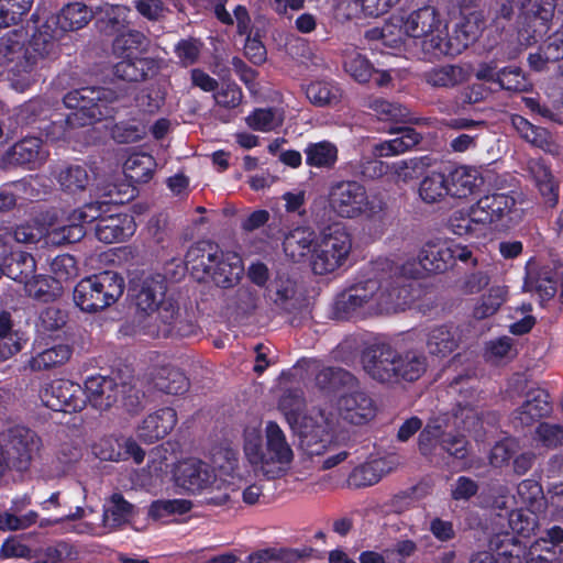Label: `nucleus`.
<instances>
[{"instance_id": "nucleus-1", "label": "nucleus", "mask_w": 563, "mask_h": 563, "mask_svg": "<svg viewBox=\"0 0 563 563\" xmlns=\"http://www.w3.org/2000/svg\"><path fill=\"white\" fill-rule=\"evenodd\" d=\"M47 228L37 223L12 227L0 223V274L24 285L30 297L51 301L63 291V286L48 276L35 275V261L31 254L20 250L21 244H34L46 238Z\"/></svg>"}, {"instance_id": "nucleus-2", "label": "nucleus", "mask_w": 563, "mask_h": 563, "mask_svg": "<svg viewBox=\"0 0 563 563\" xmlns=\"http://www.w3.org/2000/svg\"><path fill=\"white\" fill-rule=\"evenodd\" d=\"M93 221H97V239L108 244L124 241L136 229L134 220L122 213L118 203L96 201L75 210L71 214L70 224L63 227L49 225L46 232L47 243L59 245L76 242L85 234L82 224Z\"/></svg>"}, {"instance_id": "nucleus-3", "label": "nucleus", "mask_w": 563, "mask_h": 563, "mask_svg": "<svg viewBox=\"0 0 563 563\" xmlns=\"http://www.w3.org/2000/svg\"><path fill=\"white\" fill-rule=\"evenodd\" d=\"M143 280V335L152 339L190 338L200 332L197 321L183 317L178 301L167 295V285L162 276Z\"/></svg>"}, {"instance_id": "nucleus-4", "label": "nucleus", "mask_w": 563, "mask_h": 563, "mask_svg": "<svg viewBox=\"0 0 563 563\" xmlns=\"http://www.w3.org/2000/svg\"><path fill=\"white\" fill-rule=\"evenodd\" d=\"M185 262L199 280L209 278L222 289L236 286L244 274L242 257L210 240L194 243L186 252Z\"/></svg>"}, {"instance_id": "nucleus-5", "label": "nucleus", "mask_w": 563, "mask_h": 563, "mask_svg": "<svg viewBox=\"0 0 563 563\" xmlns=\"http://www.w3.org/2000/svg\"><path fill=\"white\" fill-rule=\"evenodd\" d=\"M95 511L89 505L77 506L57 522L62 525L65 533L100 537L126 525L132 517L133 506L120 494H113L103 505L100 521L89 520Z\"/></svg>"}, {"instance_id": "nucleus-6", "label": "nucleus", "mask_w": 563, "mask_h": 563, "mask_svg": "<svg viewBox=\"0 0 563 563\" xmlns=\"http://www.w3.org/2000/svg\"><path fill=\"white\" fill-rule=\"evenodd\" d=\"M45 57L33 49L32 40L25 46L22 31L8 32L0 38V67L15 91L24 92L36 81L35 69Z\"/></svg>"}, {"instance_id": "nucleus-7", "label": "nucleus", "mask_w": 563, "mask_h": 563, "mask_svg": "<svg viewBox=\"0 0 563 563\" xmlns=\"http://www.w3.org/2000/svg\"><path fill=\"white\" fill-rule=\"evenodd\" d=\"M63 101L74 110L65 120L66 126L77 128L113 117L118 96L109 88L82 87L66 93Z\"/></svg>"}, {"instance_id": "nucleus-8", "label": "nucleus", "mask_w": 563, "mask_h": 563, "mask_svg": "<svg viewBox=\"0 0 563 563\" xmlns=\"http://www.w3.org/2000/svg\"><path fill=\"white\" fill-rule=\"evenodd\" d=\"M92 18V11L80 2L65 5L59 14L48 16L36 26L32 47L40 56L55 54L57 42L65 33L84 27Z\"/></svg>"}, {"instance_id": "nucleus-9", "label": "nucleus", "mask_w": 563, "mask_h": 563, "mask_svg": "<svg viewBox=\"0 0 563 563\" xmlns=\"http://www.w3.org/2000/svg\"><path fill=\"white\" fill-rule=\"evenodd\" d=\"M385 266L389 267L388 261L369 263L357 280L336 296L334 310L338 317L346 319L363 308L376 312V295L380 287L378 272L384 271Z\"/></svg>"}, {"instance_id": "nucleus-10", "label": "nucleus", "mask_w": 563, "mask_h": 563, "mask_svg": "<svg viewBox=\"0 0 563 563\" xmlns=\"http://www.w3.org/2000/svg\"><path fill=\"white\" fill-rule=\"evenodd\" d=\"M123 279L117 273L102 272L81 279L74 289V302L84 312L96 313L118 301Z\"/></svg>"}, {"instance_id": "nucleus-11", "label": "nucleus", "mask_w": 563, "mask_h": 563, "mask_svg": "<svg viewBox=\"0 0 563 563\" xmlns=\"http://www.w3.org/2000/svg\"><path fill=\"white\" fill-rule=\"evenodd\" d=\"M351 250L352 236L345 225L339 222L328 225L313 246V273L325 275L340 268L346 262Z\"/></svg>"}, {"instance_id": "nucleus-12", "label": "nucleus", "mask_w": 563, "mask_h": 563, "mask_svg": "<svg viewBox=\"0 0 563 563\" xmlns=\"http://www.w3.org/2000/svg\"><path fill=\"white\" fill-rule=\"evenodd\" d=\"M329 206L341 218L376 217L384 209L380 200H371L366 188L356 180L333 183L329 190Z\"/></svg>"}, {"instance_id": "nucleus-13", "label": "nucleus", "mask_w": 563, "mask_h": 563, "mask_svg": "<svg viewBox=\"0 0 563 563\" xmlns=\"http://www.w3.org/2000/svg\"><path fill=\"white\" fill-rule=\"evenodd\" d=\"M466 445L464 437L446 432L437 420L428 421L418 435L420 454L434 464H449L450 459H465Z\"/></svg>"}, {"instance_id": "nucleus-14", "label": "nucleus", "mask_w": 563, "mask_h": 563, "mask_svg": "<svg viewBox=\"0 0 563 563\" xmlns=\"http://www.w3.org/2000/svg\"><path fill=\"white\" fill-rule=\"evenodd\" d=\"M494 58L483 62L476 69V78L487 82L497 84L500 89L510 92H527L532 89V84L517 66L500 68L499 63L516 57V49H509L508 43H500L495 47Z\"/></svg>"}, {"instance_id": "nucleus-15", "label": "nucleus", "mask_w": 563, "mask_h": 563, "mask_svg": "<svg viewBox=\"0 0 563 563\" xmlns=\"http://www.w3.org/2000/svg\"><path fill=\"white\" fill-rule=\"evenodd\" d=\"M421 267L432 274H443L453 268L457 261L472 266L477 265L473 252L467 245H462L453 240L428 241L422 245L418 254Z\"/></svg>"}, {"instance_id": "nucleus-16", "label": "nucleus", "mask_w": 563, "mask_h": 563, "mask_svg": "<svg viewBox=\"0 0 563 563\" xmlns=\"http://www.w3.org/2000/svg\"><path fill=\"white\" fill-rule=\"evenodd\" d=\"M397 350L386 342H374L361 354L364 372L375 382L393 386V377L397 363Z\"/></svg>"}, {"instance_id": "nucleus-17", "label": "nucleus", "mask_w": 563, "mask_h": 563, "mask_svg": "<svg viewBox=\"0 0 563 563\" xmlns=\"http://www.w3.org/2000/svg\"><path fill=\"white\" fill-rule=\"evenodd\" d=\"M216 477L214 468L196 457L180 461L175 470L177 485L192 494L208 489L214 483Z\"/></svg>"}, {"instance_id": "nucleus-18", "label": "nucleus", "mask_w": 563, "mask_h": 563, "mask_svg": "<svg viewBox=\"0 0 563 563\" xmlns=\"http://www.w3.org/2000/svg\"><path fill=\"white\" fill-rule=\"evenodd\" d=\"M523 287L536 292L541 301H548L559 292L563 302V263L543 265L537 272H528Z\"/></svg>"}, {"instance_id": "nucleus-19", "label": "nucleus", "mask_w": 563, "mask_h": 563, "mask_svg": "<svg viewBox=\"0 0 563 563\" xmlns=\"http://www.w3.org/2000/svg\"><path fill=\"white\" fill-rule=\"evenodd\" d=\"M516 200L508 194L494 192L481 197L473 203L477 222L486 231L490 225L501 222L515 208Z\"/></svg>"}, {"instance_id": "nucleus-20", "label": "nucleus", "mask_w": 563, "mask_h": 563, "mask_svg": "<svg viewBox=\"0 0 563 563\" xmlns=\"http://www.w3.org/2000/svg\"><path fill=\"white\" fill-rule=\"evenodd\" d=\"M113 52L119 58H122L115 65V74L124 80H135L137 77L135 63L141 54L139 32L128 30L119 34L113 42Z\"/></svg>"}, {"instance_id": "nucleus-21", "label": "nucleus", "mask_w": 563, "mask_h": 563, "mask_svg": "<svg viewBox=\"0 0 563 563\" xmlns=\"http://www.w3.org/2000/svg\"><path fill=\"white\" fill-rule=\"evenodd\" d=\"M380 287L377 290V313H391L405 310L415 301L411 284H399L388 280L385 275L378 274Z\"/></svg>"}, {"instance_id": "nucleus-22", "label": "nucleus", "mask_w": 563, "mask_h": 563, "mask_svg": "<svg viewBox=\"0 0 563 563\" xmlns=\"http://www.w3.org/2000/svg\"><path fill=\"white\" fill-rule=\"evenodd\" d=\"M340 417L355 426L365 424L376 415V405L372 397L362 390L342 395L338 400Z\"/></svg>"}, {"instance_id": "nucleus-23", "label": "nucleus", "mask_w": 563, "mask_h": 563, "mask_svg": "<svg viewBox=\"0 0 563 563\" xmlns=\"http://www.w3.org/2000/svg\"><path fill=\"white\" fill-rule=\"evenodd\" d=\"M145 376L148 385L168 395H184L190 387V382L186 374L170 365L157 364L148 367Z\"/></svg>"}, {"instance_id": "nucleus-24", "label": "nucleus", "mask_w": 563, "mask_h": 563, "mask_svg": "<svg viewBox=\"0 0 563 563\" xmlns=\"http://www.w3.org/2000/svg\"><path fill=\"white\" fill-rule=\"evenodd\" d=\"M550 394L543 388L528 390L525 402L515 411V420L522 427H530L552 412Z\"/></svg>"}, {"instance_id": "nucleus-25", "label": "nucleus", "mask_w": 563, "mask_h": 563, "mask_svg": "<svg viewBox=\"0 0 563 563\" xmlns=\"http://www.w3.org/2000/svg\"><path fill=\"white\" fill-rule=\"evenodd\" d=\"M86 402L92 407L104 410L118 400L119 386L113 378L106 376H90L85 382Z\"/></svg>"}, {"instance_id": "nucleus-26", "label": "nucleus", "mask_w": 563, "mask_h": 563, "mask_svg": "<svg viewBox=\"0 0 563 563\" xmlns=\"http://www.w3.org/2000/svg\"><path fill=\"white\" fill-rule=\"evenodd\" d=\"M397 363L393 377V385L402 382L413 383L420 379L428 368V358L426 354L417 350H408L405 352L397 351Z\"/></svg>"}, {"instance_id": "nucleus-27", "label": "nucleus", "mask_w": 563, "mask_h": 563, "mask_svg": "<svg viewBox=\"0 0 563 563\" xmlns=\"http://www.w3.org/2000/svg\"><path fill=\"white\" fill-rule=\"evenodd\" d=\"M47 150L37 137H25L14 144L7 153L5 159L10 164L27 165L35 168L46 161Z\"/></svg>"}, {"instance_id": "nucleus-28", "label": "nucleus", "mask_w": 563, "mask_h": 563, "mask_svg": "<svg viewBox=\"0 0 563 563\" xmlns=\"http://www.w3.org/2000/svg\"><path fill=\"white\" fill-rule=\"evenodd\" d=\"M441 25L439 12L432 5L419 8L402 21L405 33L415 38L428 36L430 33L438 31Z\"/></svg>"}, {"instance_id": "nucleus-29", "label": "nucleus", "mask_w": 563, "mask_h": 563, "mask_svg": "<svg viewBox=\"0 0 563 563\" xmlns=\"http://www.w3.org/2000/svg\"><path fill=\"white\" fill-rule=\"evenodd\" d=\"M389 133H398L399 136L379 142L374 145L373 153L376 157H389L402 154L422 141V135L413 128H390Z\"/></svg>"}, {"instance_id": "nucleus-30", "label": "nucleus", "mask_w": 563, "mask_h": 563, "mask_svg": "<svg viewBox=\"0 0 563 563\" xmlns=\"http://www.w3.org/2000/svg\"><path fill=\"white\" fill-rule=\"evenodd\" d=\"M159 63L154 58L143 57V111L154 113L165 103L166 90L158 80H147L145 69L155 75L159 70Z\"/></svg>"}, {"instance_id": "nucleus-31", "label": "nucleus", "mask_w": 563, "mask_h": 563, "mask_svg": "<svg viewBox=\"0 0 563 563\" xmlns=\"http://www.w3.org/2000/svg\"><path fill=\"white\" fill-rule=\"evenodd\" d=\"M265 435V461L267 464H289L292 461L294 453L277 422H267Z\"/></svg>"}, {"instance_id": "nucleus-32", "label": "nucleus", "mask_w": 563, "mask_h": 563, "mask_svg": "<svg viewBox=\"0 0 563 563\" xmlns=\"http://www.w3.org/2000/svg\"><path fill=\"white\" fill-rule=\"evenodd\" d=\"M96 14L97 25L106 34L119 35L130 30L132 11L124 5L106 3L98 8Z\"/></svg>"}, {"instance_id": "nucleus-33", "label": "nucleus", "mask_w": 563, "mask_h": 563, "mask_svg": "<svg viewBox=\"0 0 563 563\" xmlns=\"http://www.w3.org/2000/svg\"><path fill=\"white\" fill-rule=\"evenodd\" d=\"M450 196L459 199L473 195L483 184L479 172L470 166H457L446 176Z\"/></svg>"}, {"instance_id": "nucleus-34", "label": "nucleus", "mask_w": 563, "mask_h": 563, "mask_svg": "<svg viewBox=\"0 0 563 563\" xmlns=\"http://www.w3.org/2000/svg\"><path fill=\"white\" fill-rule=\"evenodd\" d=\"M177 423L176 410L164 407L143 419V442L154 443L167 435Z\"/></svg>"}, {"instance_id": "nucleus-35", "label": "nucleus", "mask_w": 563, "mask_h": 563, "mask_svg": "<svg viewBox=\"0 0 563 563\" xmlns=\"http://www.w3.org/2000/svg\"><path fill=\"white\" fill-rule=\"evenodd\" d=\"M305 93L311 104L319 108L336 107L343 97V90L333 79H317L305 86Z\"/></svg>"}, {"instance_id": "nucleus-36", "label": "nucleus", "mask_w": 563, "mask_h": 563, "mask_svg": "<svg viewBox=\"0 0 563 563\" xmlns=\"http://www.w3.org/2000/svg\"><path fill=\"white\" fill-rule=\"evenodd\" d=\"M489 548L500 563H522L527 556V545L509 532L495 534Z\"/></svg>"}, {"instance_id": "nucleus-37", "label": "nucleus", "mask_w": 563, "mask_h": 563, "mask_svg": "<svg viewBox=\"0 0 563 563\" xmlns=\"http://www.w3.org/2000/svg\"><path fill=\"white\" fill-rule=\"evenodd\" d=\"M486 26L483 12H472L466 15H460L459 22L453 30V38L462 52L473 44L482 34Z\"/></svg>"}, {"instance_id": "nucleus-38", "label": "nucleus", "mask_w": 563, "mask_h": 563, "mask_svg": "<svg viewBox=\"0 0 563 563\" xmlns=\"http://www.w3.org/2000/svg\"><path fill=\"white\" fill-rule=\"evenodd\" d=\"M460 339L452 330V325L442 324L432 328L427 334V349L431 355L445 357L459 346Z\"/></svg>"}, {"instance_id": "nucleus-39", "label": "nucleus", "mask_w": 563, "mask_h": 563, "mask_svg": "<svg viewBox=\"0 0 563 563\" xmlns=\"http://www.w3.org/2000/svg\"><path fill=\"white\" fill-rule=\"evenodd\" d=\"M384 466L383 460H373L354 467L347 476V487L358 489L377 484L385 473Z\"/></svg>"}, {"instance_id": "nucleus-40", "label": "nucleus", "mask_w": 563, "mask_h": 563, "mask_svg": "<svg viewBox=\"0 0 563 563\" xmlns=\"http://www.w3.org/2000/svg\"><path fill=\"white\" fill-rule=\"evenodd\" d=\"M71 353V347L68 344H56L32 356L29 366L34 372L55 368L67 363Z\"/></svg>"}, {"instance_id": "nucleus-41", "label": "nucleus", "mask_w": 563, "mask_h": 563, "mask_svg": "<svg viewBox=\"0 0 563 563\" xmlns=\"http://www.w3.org/2000/svg\"><path fill=\"white\" fill-rule=\"evenodd\" d=\"M418 194L421 200L428 205L442 201L450 196L449 180L443 173L431 172L419 184Z\"/></svg>"}, {"instance_id": "nucleus-42", "label": "nucleus", "mask_w": 563, "mask_h": 563, "mask_svg": "<svg viewBox=\"0 0 563 563\" xmlns=\"http://www.w3.org/2000/svg\"><path fill=\"white\" fill-rule=\"evenodd\" d=\"M306 164L316 168H331L338 161V148L329 141L309 143L305 148Z\"/></svg>"}, {"instance_id": "nucleus-43", "label": "nucleus", "mask_w": 563, "mask_h": 563, "mask_svg": "<svg viewBox=\"0 0 563 563\" xmlns=\"http://www.w3.org/2000/svg\"><path fill=\"white\" fill-rule=\"evenodd\" d=\"M473 205L468 209H460L452 212L448 220L449 230L460 236H479L485 231L477 222Z\"/></svg>"}, {"instance_id": "nucleus-44", "label": "nucleus", "mask_w": 563, "mask_h": 563, "mask_svg": "<svg viewBox=\"0 0 563 563\" xmlns=\"http://www.w3.org/2000/svg\"><path fill=\"white\" fill-rule=\"evenodd\" d=\"M369 109L380 121L391 123L411 122L408 108L398 102H391L382 98H377L369 103Z\"/></svg>"}, {"instance_id": "nucleus-45", "label": "nucleus", "mask_w": 563, "mask_h": 563, "mask_svg": "<svg viewBox=\"0 0 563 563\" xmlns=\"http://www.w3.org/2000/svg\"><path fill=\"white\" fill-rule=\"evenodd\" d=\"M9 445L16 452L21 460H27L31 453L37 449V438L33 431L25 427L16 426L9 431Z\"/></svg>"}, {"instance_id": "nucleus-46", "label": "nucleus", "mask_w": 563, "mask_h": 563, "mask_svg": "<svg viewBox=\"0 0 563 563\" xmlns=\"http://www.w3.org/2000/svg\"><path fill=\"white\" fill-rule=\"evenodd\" d=\"M354 379V376L341 367H324L316 375L317 387L327 393L336 391L342 386L347 385Z\"/></svg>"}, {"instance_id": "nucleus-47", "label": "nucleus", "mask_w": 563, "mask_h": 563, "mask_svg": "<svg viewBox=\"0 0 563 563\" xmlns=\"http://www.w3.org/2000/svg\"><path fill=\"white\" fill-rule=\"evenodd\" d=\"M533 508L514 509L508 515V525L514 534L529 538L538 527V517Z\"/></svg>"}, {"instance_id": "nucleus-48", "label": "nucleus", "mask_w": 563, "mask_h": 563, "mask_svg": "<svg viewBox=\"0 0 563 563\" xmlns=\"http://www.w3.org/2000/svg\"><path fill=\"white\" fill-rule=\"evenodd\" d=\"M422 49L433 55L434 57H440L443 55H455L460 54L461 51L459 46L453 45V36L448 37L446 33L444 34L442 31H440V27L438 31L430 33L428 36H422Z\"/></svg>"}, {"instance_id": "nucleus-49", "label": "nucleus", "mask_w": 563, "mask_h": 563, "mask_svg": "<svg viewBox=\"0 0 563 563\" xmlns=\"http://www.w3.org/2000/svg\"><path fill=\"white\" fill-rule=\"evenodd\" d=\"M344 70L357 82L366 84L374 76L375 67L363 54L353 52L349 54L343 64Z\"/></svg>"}, {"instance_id": "nucleus-50", "label": "nucleus", "mask_w": 563, "mask_h": 563, "mask_svg": "<svg viewBox=\"0 0 563 563\" xmlns=\"http://www.w3.org/2000/svg\"><path fill=\"white\" fill-rule=\"evenodd\" d=\"M34 0H0V29L22 21L31 10Z\"/></svg>"}, {"instance_id": "nucleus-51", "label": "nucleus", "mask_w": 563, "mask_h": 563, "mask_svg": "<svg viewBox=\"0 0 563 563\" xmlns=\"http://www.w3.org/2000/svg\"><path fill=\"white\" fill-rule=\"evenodd\" d=\"M299 435L309 455L323 454L327 451L328 444L331 442L330 434L320 426L311 430H308L307 426H300Z\"/></svg>"}, {"instance_id": "nucleus-52", "label": "nucleus", "mask_w": 563, "mask_h": 563, "mask_svg": "<svg viewBox=\"0 0 563 563\" xmlns=\"http://www.w3.org/2000/svg\"><path fill=\"white\" fill-rule=\"evenodd\" d=\"M506 290L501 287H492L488 292L481 297L475 306L473 314L476 319H485L495 314L504 303Z\"/></svg>"}, {"instance_id": "nucleus-53", "label": "nucleus", "mask_w": 563, "mask_h": 563, "mask_svg": "<svg viewBox=\"0 0 563 563\" xmlns=\"http://www.w3.org/2000/svg\"><path fill=\"white\" fill-rule=\"evenodd\" d=\"M191 508L192 503L187 499L155 500L148 509V517L158 520L175 514L185 515Z\"/></svg>"}, {"instance_id": "nucleus-54", "label": "nucleus", "mask_w": 563, "mask_h": 563, "mask_svg": "<svg viewBox=\"0 0 563 563\" xmlns=\"http://www.w3.org/2000/svg\"><path fill=\"white\" fill-rule=\"evenodd\" d=\"M534 183L544 202L554 207L559 201V184L550 169L540 167L534 173Z\"/></svg>"}, {"instance_id": "nucleus-55", "label": "nucleus", "mask_w": 563, "mask_h": 563, "mask_svg": "<svg viewBox=\"0 0 563 563\" xmlns=\"http://www.w3.org/2000/svg\"><path fill=\"white\" fill-rule=\"evenodd\" d=\"M203 43L200 38L187 37L179 40L174 47V53L184 67L191 66L199 60Z\"/></svg>"}, {"instance_id": "nucleus-56", "label": "nucleus", "mask_w": 563, "mask_h": 563, "mask_svg": "<svg viewBox=\"0 0 563 563\" xmlns=\"http://www.w3.org/2000/svg\"><path fill=\"white\" fill-rule=\"evenodd\" d=\"M67 382L66 379H56L44 384L40 390L43 405L55 411L64 410L65 391L63 390Z\"/></svg>"}, {"instance_id": "nucleus-57", "label": "nucleus", "mask_w": 563, "mask_h": 563, "mask_svg": "<svg viewBox=\"0 0 563 563\" xmlns=\"http://www.w3.org/2000/svg\"><path fill=\"white\" fill-rule=\"evenodd\" d=\"M517 494L520 501L528 508L539 510L543 504L544 495L541 484L531 478L521 481L517 486Z\"/></svg>"}, {"instance_id": "nucleus-58", "label": "nucleus", "mask_w": 563, "mask_h": 563, "mask_svg": "<svg viewBox=\"0 0 563 563\" xmlns=\"http://www.w3.org/2000/svg\"><path fill=\"white\" fill-rule=\"evenodd\" d=\"M29 183L25 180L14 181L0 187V212L11 209L18 198L31 199L33 195L29 192Z\"/></svg>"}, {"instance_id": "nucleus-59", "label": "nucleus", "mask_w": 563, "mask_h": 563, "mask_svg": "<svg viewBox=\"0 0 563 563\" xmlns=\"http://www.w3.org/2000/svg\"><path fill=\"white\" fill-rule=\"evenodd\" d=\"M51 272L53 276L48 277L63 286V283H66L77 276L78 269L75 258L69 254H63L56 256L52 261Z\"/></svg>"}, {"instance_id": "nucleus-60", "label": "nucleus", "mask_w": 563, "mask_h": 563, "mask_svg": "<svg viewBox=\"0 0 563 563\" xmlns=\"http://www.w3.org/2000/svg\"><path fill=\"white\" fill-rule=\"evenodd\" d=\"M57 180L65 190H81L88 184V174L81 166H68L58 173Z\"/></svg>"}, {"instance_id": "nucleus-61", "label": "nucleus", "mask_w": 563, "mask_h": 563, "mask_svg": "<svg viewBox=\"0 0 563 563\" xmlns=\"http://www.w3.org/2000/svg\"><path fill=\"white\" fill-rule=\"evenodd\" d=\"M213 99L222 108L235 109L242 102L243 91L234 81L222 82L221 87L214 91Z\"/></svg>"}, {"instance_id": "nucleus-62", "label": "nucleus", "mask_w": 563, "mask_h": 563, "mask_svg": "<svg viewBox=\"0 0 563 563\" xmlns=\"http://www.w3.org/2000/svg\"><path fill=\"white\" fill-rule=\"evenodd\" d=\"M37 512L30 510L23 516L13 511L0 512V531H16L31 527L37 520Z\"/></svg>"}, {"instance_id": "nucleus-63", "label": "nucleus", "mask_w": 563, "mask_h": 563, "mask_svg": "<svg viewBox=\"0 0 563 563\" xmlns=\"http://www.w3.org/2000/svg\"><path fill=\"white\" fill-rule=\"evenodd\" d=\"M461 69L453 65L433 68L427 73V82L434 87H454L459 82Z\"/></svg>"}, {"instance_id": "nucleus-64", "label": "nucleus", "mask_w": 563, "mask_h": 563, "mask_svg": "<svg viewBox=\"0 0 563 563\" xmlns=\"http://www.w3.org/2000/svg\"><path fill=\"white\" fill-rule=\"evenodd\" d=\"M536 439L548 449L563 445V427L540 422L536 429Z\"/></svg>"}]
</instances>
